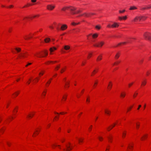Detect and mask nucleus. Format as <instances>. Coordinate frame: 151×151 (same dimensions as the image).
<instances>
[{"instance_id": "nucleus-1", "label": "nucleus", "mask_w": 151, "mask_h": 151, "mask_svg": "<svg viewBox=\"0 0 151 151\" xmlns=\"http://www.w3.org/2000/svg\"><path fill=\"white\" fill-rule=\"evenodd\" d=\"M68 10L72 14H74L79 13L82 11V9H77L76 8L73 6H65L61 9V11H65Z\"/></svg>"}, {"instance_id": "nucleus-2", "label": "nucleus", "mask_w": 151, "mask_h": 151, "mask_svg": "<svg viewBox=\"0 0 151 151\" xmlns=\"http://www.w3.org/2000/svg\"><path fill=\"white\" fill-rule=\"evenodd\" d=\"M48 51L47 50H44L41 52H37L34 54V55L37 57H44L48 55Z\"/></svg>"}, {"instance_id": "nucleus-3", "label": "nucleus", "mask_w": 151, "mask_h": 151, "mask_svg": "<svg viewBox=\"0 0 151 151\" xmlns=\"http://www.w3.org/2000/svg\"><path fill=\"white\" fill-rule=\"evenodd\" d=\"M147 17L146 16H136L132 20V22H139L141 21H144L146 19Z\"/></svg>"}, {"instance_id": "nucleus-4", "label": "nucleus", "mask_w": 151, "mask_h": 151, "mask_svg": "<svg viewBox=\"0 0 151 151\" xmlns=\"http://www.w3.org/2000/svg\"><path fill=\"white\" fill-rule=\"evenodd\" d=\"M98 35L97 33H95L93 35L91 34L87 36V39L91 42H94V39L97 37Z\"/></svg>"}, {"instance_id": "nucleus-5", "label": "nucleus", "mask_w": 151, "mask_h": 151, "mask_svg": "<svg viewBox=\"0 0 151 151\" xmlns=\"http://www.w3.org/2000/svg\"><path fill=\"white\" fill-rule=\"evenodd\" d=\"M18 111V107H16L14 109L13 111V116H11L9 117V118L7 119V121L9 122H10L13 120L15 117V116L16 113Z\"/></svg>"}, {"instance_id": "nucleus-6", "label": "nucleus", "mask_w": 151, "mask_h": 151, "mask_svg": "<svg viewBox=\"0 0 151 151\" xmlns=\"http://www.w3.org/2000/svg\"><path fill=\"white\" fill-rule=\"evenodd\" d=\"M40 16L39 14H37L33 16H29L24 17L23 20L24 21H27L28 20H32L33 19L38 18Z\"/></svg>"}, {"instance_id": "nucleus-7", "label": "nucleus", "mask_w": 151, "mask_h": 151, "mask_svg": "<svg viewBox=\"0 0 151 151\" xmlns=\"http://www.w3.org/2000/svg\"><path fill=\"white\" fill-rule=\"evenodd\" d=\"M143 37L145 39L148 40L151 42V33L149 32H146L143 34Z\"/></svg>"}, {"instance_id": "nucleus-8", "label": "nucleus", "mask_w": 151, "mask_h": 151, "mask_svg": "<svg viewBox=\"0 0 151 151\" xmlns=\"http://www.w3.org/2000/svg\"><path fill=\"white\" fill-rule=\"evenodd\" d=\"M64 151H69L72 149V147L69 143H66L65 146L63 147Z\"/></svg>"}, {"instance_id": "nucleus-9", "label": "nucleus", "mask_w": 151, "mask_h": 151, "mask_svg": "<svg viewBox=\"0 0 151 151\" xmlns=\"http://www.w3.org/2000/svg\"><path fill=\"white\" fill-rule=\"evenodd\" d=\"M55 5L54 4H49L46 6L47 9L49 11H52L55 8Z\"/></svg>"}, {"instance_id": "nucleus-10", "label": "nucleus", "mask_w": 151, "mask_h": 151, "mask_svg": "<svg viewBox=\"0 0 151 151\" xmlns=\"http://www.w3.org/2000/svg\"><path fill=\"white\" fill-rule=\"evenodd\" d=\"M95 14L94 13H93L86 12L80 15V16H83L86 17H89L94 15Z\"/></svg>"}, {"instance_id": "nucleus-11", "label": "nucleus", "mask_w": 151, "mask_h": 151, "mask_svg": "<svg viewBox=\"0 0 151 151\" xmlns=\"http://www.w3.org/2000/svg\"><path fill=\"white\" fill-rule=\"evenodd\" d=\"M63 81L65 83V88H68L69 86V81L67 80L66 78H64L63 79Z\"/></svg>"}, {"instance_id": "nucleus-12", "label": "nucleus", "mask_w": 151, "mask_h": 151, "mask_svg": "<svg viewBox=\"0 0 151 151\" xmlns=\"http://www.w3.org/2000/svg\"><path fill=\"white\" fill-rule=\"evenodd\" d=\"M41 130V128L40 127H38L35 130V131L34 132L32 135L33 137H35L37 136L39 134Z\"/></svg>"}, {"instance_id": "nucleus-13", "label": "nucleus", "mask_w": 151, "mask_h": 151, "mask_svg": "<svg viewBox=\"0 0 151 151\" xmlns=\"http://www.w3.org/2000/svg\"><path fill=\"white\" fill-rule=\"evenodd\" d=\"M35 113L34 111L30 112L27 116V118L29 119H32L35 115Z\"/></svg>"}, {"instance_id": "nucleus-14", "label": "nucleus", "mask_w": 151, "mask_h": 151, "mask_svg": "<svg viewBox=\"0 0 151 151\" xmlns=\"http://www.w3.org/2000/svg\"><path fill=\"white\" fill-rule=\"evenodd\" d=\"M133 146L134 144L133 142L129 143L127 148V151H132L133 150Z\"/></svg>"}, {"instance_id": "nucleus-15", "label": "nucleus", "mask_w": 151, "mask_h": 151, "mask_svg": "<svg viewBox=\"0 0 151 151\" xmlns=\"http://www.w3.org/2000/svg\"><path fill=\"white\" fill-rule=\"evenodd\" d=\"M68 26L67 25L65 24H63L62 25L60 29L57 28L58 30H62L63 31L66 30Z\"/></svg>"}, {"instance_id": "nucleus-16", "label": "nucleus", "mask_w": 151, "mask_h": 151, "mask_svg": "<svg viewBox=\"0 0 151 151\" xmlns=\"http://www.w3.org/2000/svg\"><path fill=\"white\" fill-rule=\"evenodd\" d=\"M32 37V34H29L23 36V38L25 40H28L31 38Z\"/></svg>"}, {"instance_id": "nucleus-17", "label": "nucleus", "mask_w": 151, "mask_h": 151, "mask_svg": "<svg viewBox=\"0 0 151 151\" xmlns=\"http://www.w3.org/2000/svg\"><path fill=\"white\" fill-rule=\"evenodd\" d=\"M21 49L19 47H16L12 50V52L14 53H17L21 52Z\"/></svg>"}, {"instance_id": "nucleus-18", "label": "nucleus", "mask_w": 151, "mask_h": 151, "mask_svg": "<svg viewBox=\"0 0 151 151\" xmlns=\"http://www.w3.org/2000/svg\"><path fill=\"white\" fill-rule=\"evenodd\" d=\"M104 43L103 42H101L94 44L93 45L95 47H101L103 45Z\"/></svg>"}, {"instance_id": "nucleus-19", "label": "nucleus", "mask_w": 151, "mask_h": 151, "mask_svg": "<svg viewBox=\"0 0 151 151\" xmlns=\"http://www.w3.org/2000/svg\"><path fill=\"white\" fill-rule=\"evenodd\" d=\"M57 49V48L55 47H50L49 49V51L50 52V55H52L53 54V52H54L55 50H56Z\"/></svg>"}, {"instance_id": "nucleus-20", "label": "nucleus", "mask_w": 151, "mask_h": 151, "mask_svg": "<svg viewBox=\"0 0 151 151\" xmlns=\"http://www.w3.org/2000/svg\"><path fill=\"white\" fill-rule=\"evenodd\" d=\"M67 96L68 94L67 93H65L63 95L61 100V102L62 103L65 102L66 101Z\"/></svg>"}, {"instance_id": "nucleus-21", "label": "nucleus", "mask_w": 151, "mask_h": 151, "mask_svg": "<svg viewBox=\"0 0 151 151\" xmlns=\"http://www.w3.org/2000/svg\"><path fill=\"white\" fill-rule=\"evenodd\" d=\"M28 54L27 53H22L19 55V57L20 58H25L27 57Z\"/></svg>"}, {"instance_id": "nucleus-22", "label": "nucleus", "mask_w": 151, "mask_h": 151, "mask_svg": "<svg viewBox=\"0 0 151 151\" xmlns=\"http://www.w3.org/2000/svg\"><path fill=\"white\" fill-rule=\"evenodd\" d=\"M119 23L114 22L113 24H112V28H117L119 26Z\"/></svg>"}, {"instance_id": "nucleus-23", "label": "nucleus", "mask_w": 151, "mask_h": 151, "mask_svg": "<svg viewBox=\"0 0 151 151\" xmlns=\"http://www.w3.org/2000/svg\"><path fill=\"white\" fill-rule=\"evenodd\" d=\"M117 124V122L114 123L112 125H111L110 126H109L107 128V130L108 131H109L110 130H111L114 127H115V126Z\"/></svg>"}, {"instance_id": "nucleus-24", "label": "nucleus", "mask_w": 151, "mask_h": 151, "mask_svg": "<svg viewBox=\"0 0 151 151\" xmlns=\"http://www.w3.org/2000/svg\"><path fill=\"white\" fill-rule=\"evenodd\" d=\"M85 91L84 89H83L81 91L80 93H78L77 94V97L78 98H79L83 94Z\"/></svg>"}, {"instance_id": "nucleus-25", "label": "nucleus", "mask_w": 151, "mask_h": 151, "mask_svg": "<svg viewBox=\"0 0 151 151\" xmlns=\"http://www.w3.org/2000/svg\"><path fill=\"white\" fill-rule=\"evenodd\" d=\"M52 148V149H55L56 147H58L60 149L61 148L60 146L59 145H57L56 144H52L51 145Z\"/></svg>"}, {"instance_id": "nucleus-26", "label": "nucleus", "mask_w": 151, "mask_h": 151, "mask_svg": "<svg viewBox=\"0 0 151 151\" xmlns=\"http://www.w3.org/2000/svg\"><path fill=\"white\" fill-rule=\"evenodd\" d=\"M6 128L5 127H4L0 129V136L2 134L4 133Z\"/></svg>"}, {"instance_id": "nucleus-27", "label": "nucleus", "mask_w": 151, "mask_h": 151, "mask_svg": "<svg viewBox=\"0 0 151 151\" xmlns=\"http://www.w3.org/2000/svg\"><path fill=\"white\" fill-rule=\"evenodd\" d=\"M54 113L55 115L57 114L58 115H56L55 117V118H54L53 120V121H57L58 120V118H59V113H58L57 112H54Z\"/></svg>"}, {"instance_id": "nucleus-28", "label": "nucleus", "mask_w": 151, "mask_h": 151, "mask_svg": "<svg viewBox=\"0 0 151 151\" xmlns=\"http://www.w3.org/2000/svg\"><path fill=\"white\" fill-rule=\"evenodd\" d=\"M126 95V92L125 91L122 92L120 93V97L122 98H124Z\"/></svg>"}, {"instance_id": "nucleus-29", "label": "nucleus", "mask_w": 151, "mask_h": 151, "mask_svg": "<svg viewBox=\"0 0 151 151\" xmlns=\"http://www.w3.org/2000/svg\"><path fill=\"white\" fill-rule=\"evenodd\" d=\"M76 139L77 140L79 144L82 143L83 142V139L82 138H78V137H76Z\"/></svg>"}, {"instance_id": "nucleus-30", "label": "nucleus", "mask_w": 151, "mask_h": 151, "mask_svg": "<svg viewBox=\"0 0 151 151\" xmlns=\"http://www.w3.org/2000/svg\"><path fill=\"white\" fill-rule=\"evenodd\" d=\"M47 90L46 89H45L43 91H42V96L43 97H45V96L47 92Z\"/></svg>"}, {"instance_id": "nucleus-31", "label": "nucleus", "mask_w": 151, "mask_h": 151, "mask_svg": "<svg viewBox=\"0 0 151 151\" xmlns=\"http://www.w3.org/2000/svg\"><path fill=\"white\" fill-rule=\"evenodd\" d=\"M52 80V78H51L50 79H49L47 81V82H46V84H45V86L46 87H48L49 86V85H50V83L51 82V81Z\"/></svg>"}, {"instance_id": "nucleus-32", "label": "nucleus", "mask_w": 151, "mask_h": 151, "mask_svg": "<svg viewBox=\"0 0 151 151\" xmlns=\"http://www.w3.org/2000/svg\"><path fill=\"white\" fill-rule=\"evenodd\" d=\"M112 83L111 82H110L108 84L107 88L108 90H110L112 86Z\"/></svg>"}, {"instance_id": "nucleus-33", "label": "nucleus", "mask_w": 151, "mask_h": 151, "mask_svg": "<svg viewBox=\"0 0 151 151\" xmlns=\"http://www.w3.org/2000/svg\"><path fill=\"white\" fill-rule=\"evenodd\" d=\"M57 62V61H48L45 63V64L46 65H48L50 64H53Z\"/></svg>"}, {"instance_id": "nucleus-34", "label": "nucleus", "mask_w": 151, "mask_h": 151, "mask_svg": "<svg viewBox=\"0 0 151 151\" xmlns=\"http://www.w3.org/2000/svg\"><path fill=\"white\" fill-rule=\"evenodd\" d=\"M19 91H17L16 92L13 94L12 97L14 98L16 97L17 96H18V95L19 94Z\"/></svg>"}, {"instance_id": "nucleus-35", "label": "nucleus", "mask_w": 151, "mask_h": 151, "mask_svg": "<svg viewBox=\"0 0 151 151\" xmlns=\"http://www.w3.org/2000/svg\"><path fill=\"white\" fill-rule=\"evenodd\" d=\"M105 113L107 115L109 116L110 115L111 111L108 109H106L105 110Z\"/></svg>"}, {"instance_id": "nucleus-36", "label": "nucleus", "mask_w": 151, "mask_h": 151, "mask_svg": "<svg viewBox=\"0 0 151 151\" xmlns=\"http://www.w3.org/2000/svg\"><path fill=\"white\" fill-rule=\"evenodd\" d=\"M40 79V78L39 77H37L35 78V79H34V80L33 81V83H36L39 81Z\"/></svg>"}, {"instance_id": "nucleus-37", "label": "nucleus", "mask_w": 151, "mask_h": 151, "mask_svg": "<svg viewBox=\"0 0 151 151\" xmlns=\"http://www.w3.org/2000/svg\"><path fill=\"white\" fill-rule=\"evenodd\" d=\"M150 9V8L148 5V6H146L144 7H142L141 8V9L142 10H147Z\"/></svg>"}, {"instance_id": "nucleus-38", "label": "nucleus", "mask_w": 151, "mask_h": 151, "mask_svg": "<svg viewBox=\"0 0 151 151\" xmlns=\"http://www.w3.org/2000/svg\"><path fill=\"white\" fill-rule=\"evenodd\" d=\"M99 68H96L93 70L92 73V75H93L95 74L98 71Z\"/></svg>"}, {"instance_id": "nucleus-39", "label": "nucleus", "mask_w": 151, "mask_h": 151, "mask_svg": "<svg viewBox=\"0 0 151 151\" xmlns=\"http://www.w3.org/2000/svg\"><path fill=\"white\" fill-rule=\"evenodd\" d=\"M70 46L68 45H65L64 47V49L65 50H68L70 49Z\"/></svg>"}, {"instance_id": "nucleus-40", "label": "nucleus", "mask_w": 151, "mask_h": 151, "mask_svg": "<svg viewBox=\"0 0 151 151\" xmlns=\"http://www.w3.org/2000/svg\"><path fill=\"white\" fill-rule=\"evenodd\" d=\"M102 55L101 54L99 55L97 58L96 60L97 61H100L102 59Z\"/></svg>"}, {"instance_id": "nucleus-41", "label": "nucleus", "mask_w": 151, "mask_h": 151, "mask_svg": "<svg viewBox=\"0 0 151 151\" xmlns=\"http://www.w3.org/2000/svg\"><path fill=\"white\" fill-rule=\"evenodd\" d=\"M134 106V105H132L130 106L129 107H128L127 109V112L130 111L133 107Z\"/></svg>"}, {"instance_id": "nucleus-42", "label": "nucleus", "mask_w": 151, "mask_h": 151, "mask_svg": "<svg viewBox=\"0 0 151 151\" xmlns=\"http://www.w3.org/2000/svg\"><path fill=\"white\" fill-rule=\"evenodd\" d=\"M147 137V135L145 134L144 135L141 139V140L142 141L146 139Z\"/></svg>"}, {"instance_id": "nucleus-43", "label": "nucleus", "mask_w": 151, "mask_h": 151, "mask_svg": "<svg viewBox=\"0 0 151 151\" xmlns=\"http://www.w3.org/2000/svg\"><path fill=\"white\" fill-rule=\"evenodd\" d=\"M121 62V61L120 60H118L114 62L112 65L113 66L116 65H119Z\"/></svg>"}, {"instance_id": "nucleus-44", "label": "nucleus", "mask_w": 151, "mask_h": 151, "mask_svg": "<svg viewBox=\"0 0 151 151\" xmlns=\"http://www.w3.org/2000/svg\"><path fill=\"white\" fill-rule=\"evenodd\" d=\"M90 102V98L89 96H87V97L86 100V103L87 104H89Z\"/></svg>"}, {"instance_id": "nucleus-45", "label": "nucleus", "mask_w": 151, "mask_h": 151, "mask_svg": "<svg viewBox=\"0 0 151 151\" xmlns=\"http://www.w3.org/2000/svg\"><path fill=\"white\" fill-rule=\"evenodd\" d=\"M120 52H117L115 56V58L116 59H117L119 57V56H120Z\"/></svg>"}, {"instance_id": "nucleus-46", "label": "nucleus", "mask_w": 151, "mask_h": 151, "mask_svg": "<svg viewBox=\"0 0 151 151\" xmlns=\"http://www.w3.org/2000/svg\"><path fill=\"white\" fill-rule=\"evenodd\" d=\"M127 42H121L118 44L117 46H120L125 45Z\"/></svg>"}, {"instance_id": "nucleus-47", "label": "nucleus", "mask_w": 151, "mask_h": 151, "mask_svg": "<svg viewBox=\"0 0 151 151\" xmlns=\"http://www.w3.org/2000/svg\"><path fill=\"white\" fill-rule=\"evenodd\" d=\"M146 83V80H144L142 83L141 86H145Z\"/></svg>"}, {"instance_id": "nucleus-48", "label": "nucleus", "mask_w": 151, "mask_h": 151, "mask_svg": "<svg viewBox=\"0 0 151 151\" xmlns=\"http://www.w3.org/2000/svg\"><path fill=\"white\" fill-rule=\"evenodd\" d=\"M108 141L109 142L111 143L112 142V138L111 136L110 135L108 137Z\"/></svg>"}, {"instance_id": "nucleus-49", "label": "nucleus", "mask_w": 151, "mask_h": 151, "mask_svg": "<svg viewBox=\"0 0 151 151\" xmlns=\"http://www.w3.org/2000/svg\"><path fill=\"white\" fill-rule=\"evenodd\" d=\"M45 71L44 70H41L39 73V76L40 77L42 76L44 73Z\"/></svg>"}, {"instance_id": "nucleus-50", "label": "nucleus", "mask_w": 151, "mask_h": 151, "mask_svg": "<svg viewBox=\"0 0 151 151\" xmlns=\"http://www.w3.org/2000/svg\"><path fill=\"white\" fill-rule=\"evenodd\" d=\"M45 42L46 43H48L50 41V38H47L45 39L44 40Z\"/></svg>"}, {"instance_id": "nucleus-51", "label": "nucleus", "mask_w": 151, "mask_h": 151, "mask_svg": "<svg viewBox=\"0 0 151 151\" xmlns=\"http://www.w3.org/2000/svg\"><path fill=\"white\" fill-rule=\"evenodd\" d=\"M127 132L126 131H124L122 133V137L123 138H124L126 136Z\"/></svg>"}, {"instance_id": "nucleus-52", "label": "nucleus", "mask_w": 151, "mask_h": 151, "mask_svg": "<svg viewBox=\"0 0 151 151\" xmlns=\"http://www.w3.org/2000/svg\"><path fill=\"white\" fill-rule=\"evenodd\" d=\"M140 127V123L138 122L136 124V128L137 129H138Z\"/></svg>"}, {"instance_id": "nucleus-53", "label": "nucleus", "mask_w": 151, "mask_h": 151, "mask_svg": "<svg viewBox=\"0 0 151 151\" xmlns=\"http://www.w3.org/2000/svg\"><path fill=\"white\" fill-rule=\"evenodd\" d=\"M92 53H89L87 57V58L88 59H89L92 56Z\"/></svg>"}, {"instance_id": "nucleus-54", "label": "nucleus", "mask_w": 151, "mask_h": 151, "mask_svg": "<svg viewBox=\"0 0 151 151\" xmlns=\"http://www.w3.org/2000/svg\"><path fill=\"white\" fill-rule=\"evenodd\" d=\"M137 9V8L135 6H131L129 8L130 10H134L135 9Z\"/></svg>"}, {"instance_id": "nucleus-55", "label": "nucleus", "mask_w": 151, "mask_h": 151, "mask_svg": "<svg viewBox=\"0 0 151 151\" xmlns=\"http://www.w3.org/2000/svg\"><path fill=\"white\" fill-rule=\"evenodd\" d=\"M55 24V23H54L52 25H51L49 26V27L50 29H53L54 28V26Z\"/></svg>"}, {"instance_id": "nucleus-56", "label": "nucleus", "mask_w": 151, "mask_h": 151, "mask_svg": "<svg viewBox=\"0 0 151 151\" xmlns=\"http://www.w3.org/2000/svg\"><path fill=\"white\" fill-rule=\"evenodd\" d=\"M134 83V82H132L130 83H129V84L128 85V87L129 88L130 87H131L132 86V85H133V84Z\"/></svg>"}, {"instance_id": "nucleus-57", "label": "nucleus", "mask_w": 151, "mask_h": 151, "mask_svg": "<svg viewBox=\"0 0 151 151\" xmlns=\"http://www.w3.org/2000/svg\"><path fill=\"white\" fill-rule=\"evenodd\" d=\"M97 83H98V81H95V83L93 86V87L94 88H96L97 85Z\"/></svg>"}, {"instance_id": "nucleus-58", "label": "nucleus", "mask_w": 151, "mask_h": 151, "mask_svg": "<svg viewBox=\"0 0 151 151\" xmlns=\"http://www.w3.org/2000/svg\"><path fill=\"white\" fill-rule=\"evenodd\" d=\"M32 5L30 4H28L27 5H24L23 7V8H26V7H27L29 6H31Z\"/></svg>"}, {"instance_id": "nucleus-59", "label": "nucleus", "mask_w": 151, "mask_h": 151, "mask_svg": "<svg viewBox=\"0 0 151 151\" xmlns=\"http://www.w3.org/2000/svg\"><path fill=\"white\" fill-rule=\"evenodd\" d=\"M79 24H80L79 22L77 23H75L74 22H73L71 23V24L73 26H76V25H77Z\"/></svg>"}, {"instance_id": "nucleus-60", "label": "nucleus", "mask_w": 151, "mask_h": 151, "mask_svg": "<svg viewBox=\"0 0 151 151\" xmlns=\"http://www.w3.org/2000/svg\"><path fill=\"white\" fill-rule=\"evenodd\" d=\"M127 19V16L122 17V20H125Z\"/></svg>"}, {"instance_id": "nucleus-61", "label": "nucleus", "mask_w": 151, "mask_h": 151, "mask_svg": "<svg viewBox=\"0 0 151 151\" xmlns=\"http://www.w3.org/2000/svg\"><path fill=\"white\" fill-rule=\"evenodd\" d=\"M98 138H99V140L100 141H103V138L102 137H101V136H99Z\"/></svg>"}, {"instance_id": "nucleus-62", "label": "nucleus", "mask_w": 151, "mask_h": 151, "mask_svg": "<svg viewBox=\"0 0 151 151\" xmlns=\"http://www.w3.org/2000/svg\"><path fill=\"white\" fill-rule=\"evenodd\" d=\"M31 81V80L29 79L27 82L26 84L28 85H29Z\"/></svg>"}, {"instance_id": "nucleus-63", "label": "nucleus", "mask_w": 151, "mask_h": 151, "mask_svg": "<svg viewBox=\"0 0 151 151\" xmlns=\"http://www.w3.org/2000/svg\"><path fill=\"white\" fill-rule=\"evenodd\" d=\"M92 125H91L88 128V131L90 132L92 130Z\"/></svg>"}, {"instance_id": "nucleus-64", "label": "nucleus", "mask_w": 151, "mask_h": 151, "mask_svg": "<svg viewBox=\"0 0 151 151\" xmlns=\"http://www.w3.org/2000/svg\"><path fill=\"white\" fill-rule=\"evenodd\" d=\"M138 94V93L137 92H135L134 94L133 95V97L134 98H135L136 96H137Z\"/></svg>"}]
</instances>
